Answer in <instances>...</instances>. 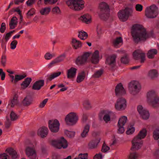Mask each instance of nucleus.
<instances>
[{
	"label": "nucleus",
	"mask_w": 159,
	"mask_h": 159,
	"mask_svg": "<svg viewBox=\"0 0 159 159\" xmlns=\"http://www.w3.org/2000/svg\"><path fill=\"white\" fill-rule=\"evenodd\" d=\"M133 40L138 44L145 41L147 39L152 36L147 33L146 29L141 25L134 24L133 25L131 31Z\"/></svg>",
	"instance_id": "1"
},
{
	"label": "nucleus",
	"mask_w": 159,
	"mask_h": 159,
	"mask_svg": "<svg viewBox=\"0 0 159 159\" xmlns=\"http://www.w3.org/2000/svg\"><path fill=\"white\" fill-rule=\"evenodd\" d=\"M147 130L145 129H143L141 130L138 135L135 137L132 140V146L130 149L132 151H136L140 149L142 145V141L139 142L142 139L145 138L147 135Z\"/></svg>",
	"instance_id": "2"
},
{
	"label": "nucleus",
	"mask_w": 159,
	"mask_h": 159,
	"mask_svg": "<svg viewBox=\"0 0 159 159\" xmlns=\"http://www.w3.org/2000/svg\"><path fill=\"white\" fill-rule=\"evenodd\" d=\"M67 5L75 11H80L84 7L83 0H69L66 2Z\"/></svg>",
	"instance_id": "3"
},
{
	"label": "nucleus",
	"mask_w": 159,
	"mask_h": 159,
	"mask_svg": "<svg viewBox=\"0 0 159 159\" xmlns=\"http://www.w3.org/2000/svg\"><path fill=\"white\" fill-rule=\"evenodd\" d=\"M147 98L148 102L154 107H159V97L155 92L151 90L148 93Z\"/></svg>",
	"instance_id": "4"
},
{
	"label": "nucleus",
	"mask_w": 159,
	"mask_h": 159,
	"mask_svg": "<svg viewBox=\"0 0 159 159\" xmlns=\"http://www.w3.org/2000/svg\"><path fill=\"white\" fill-rule=\"evenodd\" d=\"M99 17L101 19L106 20L109 17V6L105 2H102L100 4Z\"/></svg>",
	"instance_id": "5"
},
{
	"label": "nucleus",
	"mask_w": 159,
	"mask_h": 159,
	"mask_svg": "<svg viewBox=\"0 0 159 159\" xmlns=\"http://www.w3.org/2000/svg\"><path fill=\"white\" fill-rule=\"evenodd\" d=\"M158 13V8L155 4L147 7L145 10V15L149 18H155Z\"/></svg>",
	"instance_id": "6"
},
{
	"label": "nucleus",
	"mask_w": 159,
	"mask_h": 159,
	"mask_svg": "<svg viewBox=\"0 0 159 159\" xmlns=\"http://www.w3.org/2000/svg\"><path fill=\"white\" fill-rule=\"evenodd\" d=\"M133 11L132 9L127 7L124 10H120L118 13V17L121 21H125L129 16H132Z\"/></svg>",
	"instance_id": "7"
},
{
	"label": "nucleus",
	"mask_w": 159,
	"mask_h": 159,
	"mask_svg": "<svg viewBox=\"0 0 159 159\" xmlns=\"http://www.w3.org/2000/svg\"><path fill=\"white\" fill-rule=\"evenodd\" d=\"M78 119V117L76 113L71 112L66 116L65 120L67 125L72 126L76 124Z\"/></svg>",
	"instance_id": "8"
},
{
	"label": "nucleus",
	"mask_w": 159,
	"mask_h": 159,
	"mask_svg": "<svg viewBox=\"0 0 159 159\" xmlns=\"http://www.w3.org/2000/svg\"><path fill=\"white\" fill-rule=\"evenodd\" d=\"M51 143L53 146L58 149H61L62 148H66L68 146L67 142L63 137H61L58 140H52Z\"/></svg>",
	"instance_id": "9"
},
{
	"label": "nucleus",
	"mask_w": 159,
	"mask_h": 159,
	"mask_svg": "<svg viewBox=\"0 0 159 159\" xmlns=\"http://www.w3.org/2000/svg\"><path fill=\"white\" fill-rule=\"evenodd\" d=\"M48 127L51 131L53 133H57L59 129L60 124L57 119L49 120Z\"/></svg>",
	"instance_id": "10"
},
{
	"label": "nucleus",
	"mask_w": 159,
	"mask_h": 159,
	"mask_svg": "<svg viewBox=\"0 0 159 159\" xmlns=\"http://www.w3.org/2000/svg\"><path fill=\"white\" fill-rule=\"evenodd\" d=\"M91 53V52H85L81 56H79L75 61L76 64L78 65H84Z\"/></svg>",
	"instance_id": "11"
},
{
	"label": "nucleus",
	"mask_w": 159,
	"mask_h": 159,
	"mask_svg": "<svg viewBox=\"0 0 159 159\" xmlns=\"http://www.w3.org/2000/svg\"><path fill=\"white\" fill-rule=\"evenodd\" d=\"M126 101L122 97L118 98L115 104V108L118 111L123 110L126 107Z\"/></svg>",
	"instance_id": "12"
},
{
	"label": "nucleus",
	"mask_w": 159,
	"mask_h": 159,
	"mask_svg": "<svg viewBox=\"0 0 159 159\" xmlns=\"http://www.w3.org/2000/svg\"><path fill=\"white\" fill-rule=\"evenodd\" d=\"M133 58L135 60L140 59V62L141 63H144L145 60V54L140 50H135L133 53Z\"/></svg>",
	"instance_id": "13"
},
{
	"label": "nucleus",
	"mask_w": 159,
	"mask_h": 159,
	"mask_svg": "<svg viewBox=\"0 0 159 159\" xmlns=\"http://www.w3.org/2000/svg\"><path fill=\"white\" fill-rule=\"evenodd\" d=\"M116 55L113 54L107 57L106 59L105 64L109 66L111 69H113L116 66Z\"/></svg>",
	"instance_id": "14"
},
{
	"label": "nucleus",
	"mask_w": 159,
	"mask_h": 159,
	"mask_svg": "<svg viewBox=\"0 0 159 159\" xmlns=\"http://www.w3.org/2000/svg\"><path fill=\"white\" fill-rule=\"evenodd\" d=\"M127 120V117L123 116L120 117L118 121L117 126L119 129L118 130V133L122 134L125 131L123 126L125 125Z\"/></svg>",
	"instance_id": "15"
},
{
	"label": "nucleus",
	"mask_w": 159,
	"mask_h": 159,
	"mask_svg": "<svg viewBox=\"0 0 159 159\" xmlns=\"http://www.w3.org/2000/svg\"><path fill=\"white\" fill-rule=\"evenodd\" d=\"M25 152L26 155L30 159H35L36 157V151L34 147H27Z\"/></svg>",
	"instance_id": "16"
},
{
	"label": "nucleus",
	"mask_w": 159,
	"mask_h": 159,
	"mask_svg": "<svg viewBox=\"0 0 159 159\" xmlns=\"http://www.w3.org/2000/svg\"><path fill=\"white\" fill-rule=\"evenodd\" d=\"M116 95L117 97L122 96L125 95L126 91L121 83L118 84L116 86L115 90Z\"/></svg>",
	"instance_id": "17"
},
{
	"label": "nucleus",
	"mask_w": 159,
	"mask_h": 159,
	"mask_svg": "<svg viewBox=\"0 0 159 159\" xmlns=\"http://www.w3.org/2000/svg\"><path fill=\"white\" fill-rule=\"evenodd\" d=\"M48 128L45 126H43L40 128L38 130L37 134L42 138L46 137L48 134Z\"/></svg>",
	"instance_id": "18"
},
{
	"label": "nucleus",
	"mask_w": 159,
	"mask_h": 159,
	"mask_svg": "<svg viewBox=\"0 0 159 159\" xmlns=\"http://www.w3.org/2000/svg\"><path fill=\"white\" fill-rule=\"evenodd\" d=\"M44 80H37L33 84L32 86V89L33 90H39L44 84Z\"/></svg>",
	"instance_id": "19"
},
{
	"label": "nucleus",
	"mask_w": 159,
	"mask_h": 159,
	"mask_svg": "<svg viewBox=\"0 0 159 159\" xmlns=\"http://www.w3.org/2000/svg\"><path fill=\"white\" fill-rule=\"evenodd\" d=\"M99 52L98 50H96L93 54L91 57V61L93 64H97L99 61Z\"/></svg>",
	"instance_id": "20"
},
{
	"label": "nucleus",
	"mask_w": 159,
	"mask_h": 159,
	"mask_svg": "<svg viewBox=\"0 0 159 159\" xmlns=\"http://www.w3.org/2000/svg\"><path fill=\"white\" fill-rule=\"evenodd\" d=\"M33 98L30 95L26 96L23 99L22 102L23 105L25 107H28L33 103Z\"/></svg>",
	"instance_id": "21"
},
{
	"label": "nucleus",
	"mask_w": 159,
	"mask_h": 159,
	"mask_svg": "<svg viewBox=\"0 0 159 159\" xmlns=\"http://www.w3.org/2000/svg\"><path fill=\"white\" fill-rule=\"evenodd\" d=\"M77 69L73 67H71L68 70L67 77L68 79L74 78L76 75Z\"/></svg>",
	"instance_id": "22"
},
{
	"label": "nucleus",
	"mask_w": 159,
	"mask_h": 159,
	"mask_svg": "<svg viewBox=\"0 0 159 159\" xmlns=\"http://www.w3.org/2000/svg\"><path fill=\"white\" fill-rule=\"evenodd\" d=\"M100 140V139H95L91 141L88 144L89 148L94 149L96 148Z\"/></svg>",
	"instance_id": "23"
},
{
	"label": "nucleus",
	"mask_w": 159,
	"mask_h": 159,
	"mask_svg": "<svg viewBox=\"0 0 159 159\" xmlns=\"http://www.w3.org/2000/svg\"><path fill=\"white\" fill-rule=\"evenodd\" d=\"M80 19L83 22L88 24L91 22V16L89 14H86L81 16L80 17Z\"/></svg>",
	"instance_id": "24"
},
{
	"label": "nucleus",
	"mask_w": 159,
	"mask_h": 159,
	"mask_svg": "<svg viewBox=\"0 0 159 159\" xmlns=\"http://www.w3.org/2000/svg\"><path fill=\"white\" fill-rule=\"evenodd\" d=\"M18 19L16 16H13L11 18L9 25L10 30L14 29L17 26Z\"/></svg>",
	"instance_id": "25"
},
{
	"label": "nucleus",
	"mask_w": 159,
	"mask_h": 159,
	"mask_svg": "<svg viewBox=\"0 0 159 159\" xmlns=\"http://www.w3.org/2000/svg\"><path fill=\"white\" fill-rule=\"evenodd\" d=\"M157 51L156 49H151L148 51L147 53V57L149 59H152L154 58L155 56L157 54Z\"/></svg>",
	"instance_id": "26"
},
{
	"label": "nucleus",
	"mask_w": 159,
	"mask_h": 159,
	"mask_svg": "<svg viewBox=\"0 0 159 159\" xmlns=\"http://www.w3.org/2000/svg\"><path fill=\"white\" fill-rule=\"evenodd\" d=\"M158 75V71L156 69H152L148 71V76L152 80H153L157 78Z\"/></svg>",
	"instance_id": "27"
},
{
	"label": "nucleus",
	"mask_w": 159,
	"mask_h": 159,
	"mask_svg": "<svg viewBox=\"0 0 159 159\" xmlns=\"http://www.w3.org/2000/svg\"><path fill=\"white\" fill-rule=\"evenodd\" d=\"M61 72L58 71L57 72L52 73L50 75H48L47 76L48 78L46 79V81H51L55 78L58 77L61 74Z\"/></svg>",
	"instance_id": "28"
},
{
	"label": "nucleus",
	"mask_w": 159,
	"mask_h": 159,
	"mask_svg": "<svg viewBox=\"0 0 159 159\" xmlns=\"http://www.w3.org/2000/svg\"><path fill=\"white\" fill-rule=\"evenodd\" d=\"M32 81L31 78L27 77L24 80L21 84V86L23 89H25L30 85Z\"/></svg>",
	"instance_id": "29"
},
{
	"label": "nucleus",
	"mask_w": 159,
	"mask_h": 159,
	"mask_svg": "<svg viewBox=\"0 0 159 159\" xmlns=\"http://www.w3.org/2000/svg\"><path fill=\"white\" fill-rule=\"evenodd\" d=\"M72 45L74 48L76 49L81 48L82 46L81 42L75 39H73L72 41Z\"/></svg>",
	"instance_id": "30"
},
{
	"label": "nucleus",
	"mask_w": 159,
	"mask_h": 159,
	"mask_svg": "<svg viewBox=\"0 0 159 159\" xmlns=\"http://www.w3.org/2000/svg\"><path fill=\"white\" fill-rule=\"evenodd\" d=\"M6 151L10 155L12 156L13 159H15L17 157V152L12 148H7L6 150Z\"/></svg>",
	"instance_id": "31"
},
{
	"label": "nucleus",
	"mask_w": 159,
	"mask_h": 159,
	"mask_svg": "<svg viewBox=\"0 0 159 159\" xmlns=\"http://www.w3.org/2000/svg\"><path fill=\"white\" fill-rule=\"evenodd\" d=\"M141 89V87L140 84L137 82V84L134 85V88L130 92V93L133 95H135L139 92Z\"/></svg>",
	"instance_id": "32"
},
{
	"label": "nucleus",
	"mask_w": 159,
	"mask_h": 159,
	"mask_svg": "<svg viewBox=\"0 0 159 159\" xmlns=\"http://www.w3.org/2000/svg\"><path fill=\"white\" fill-rule=\"evenodd\" d=\"M85 76V72L84 71H82L78 75L76 79L77 82L78 83L81 82L84 79Z\"/></svg>",
	"instance_id": "33"
},
{
	"label": "nucleus",
	"mask_w": 159,
	"mask_h": 159,
	"mask_svg": "<svg viewBox=\"0 0 159 159\" xmlns=\"http://www.w3.org/2000/svg\"><path fill=\"white\" fill-rule=\"evenodd\" d=\"M90 125L89 124H87L84 127L82 132L81 133V135L82 138L86 137L88 135V133L89 131Z\"/></svg>",
	"instance_id": "34"
},
{
	"label": "nucleus",
	"mask_w": 159,
	"mask_h": 159,
	"mask_svg": "<svg viewBox=\"0 0 159 159\" xmlns=\"http://www.w3.org/2000/svg\"><path fill=\"white\" fill-rule=\"evenodd\" d=\"M129 56L127 54H125L120 59L121 63L125 64H128L129 62Z\"/></svg>",
	"instance_id": "35"
},
{
	"label": "nucleus",
	"mask_w": 159,
	"mask_h": 159,
	"mask_svg": "<svg viewBox=\"0 0 159 159\" xmlns=\"http://www.w3.org/2000/svg\"><path fill=\"white\" fill-rule=\"evenodd\" d=\"M26 77V75L24 74V75H16L14 78V84H16L19 81L21 80Z\"/></svg>",
	"instance_id": "36"
},
{
	"label": "nucleus",
	"mask_w": 159,
	"mask_h": 159,
	"mask_svg": "<svg viewBox=\"0 0 159 159\" xmlns=\"http://www.w3.org/2000/svg\"><path fill=\"white\" fill-rule=\"evenodd\" d=\"M78 37L82 40H85L88 37V35L86 32L83 31H80L79 32Z\"/></svg>",
	"instance_id": "37"
},
{
	"label": "nucleus",
	"mask_w": 159,
	"mask_h": 159,
	"mask_svg": "<svg viewBox=\"0 0 159 159\" xmlns=\"http://www.w3.org/2000/svg\"><path fill=\"white\" fill-rule=\"evenodd\" d=\"M50 11V8L49 7H45L42 9L40 11V12L42 15H47L48 14Z\"/></svg>",
	"instance_id": "38"
},
{
	"label": "nucleus",
	"mask_w": 159,
	"mask_h": 159,
	"mask_svg": "<svg viewBox=\"0 0 159 159\" xmlns=\"http://www.w3.org/2000/svg\"><path fill=\"white\" fill-rule=\"evenodd\" d=\"M10 116V119L12 121H15L17 120L19 117V116L16 114L13 111L11 112Z\"/></svg>",
	"instance_id": "39"
},
{
	"label": "nucleus",
	"mask_w": 159,
	"mask_h": 159,
	"mask_svg": "<svg viewBox=\"0 0 159 159\" xmlns=\"http://www.w3.org/2000/svg\"><path fill=\"white\" fill-rule=\"evenodd\" d=\"M123 42L122 39L121 37H117L116 39L113 41L114 46L116 47L120 43Z\"/></svg>",
	"instance_id": "40"
},
{
	"label": "nucleus",
	"mask_w": 159,
	"mask_h": 159,
	"mask_svg": "<svg viewBox=\"0 0 159 159\" xmlns=\"http://www.w3.org/2000/svg\"><path fill=\"white\" fill-rule=\"evenodd\" d=\"M18 96L17 94H15L14 97L13 99L11 101V107H13L14 106L17 105L18 102V101L17 100Z\"/></svg>",
	"instance_id": "41"
},
{
	"label": "nucleus",
	"mask_w": 159,
	"mask_h": 159,
	"mask_svg": "<svg viewBox=\"0 0 159 159\" xmlns=\"http://www.w3.org/2000/svg\"><path fill=\"white\" fill-rule=\"evenodd\" d=\"M142 115L140 114V116L144 120H146L148 119L149 117V114L148 111L147 110L142 113Z\"/></svg>",
	"instance_id": "42"
},
{
	"label": "nucleus",
	"mask_w": 159,
	"mask_h": 159,
	"mask_svg": "<svg viewBox=\"0 0 159 159\" xmlns=\"http://www.w3.org/2000/svg\"><path fill=\"white\" fill-rule=\"evenodd\" d=\"M11 120L8 117L6 116V120L5 122V127L7 129H9L11 125Z\"/></svg>",
	"instance_id": "43"
},
{
	"label": "nucleus",
	"mask_w": 159,
	"mask_h": 159,
	"mask_svg": "<svg viewBox=\"0 0 159 159\" xmlns=\"http://www.w3.org/2000/svg\"><path fill=\"white\" fill-rule=\"evenodd\" d=\"M65 134L67 137L71 138L74 137L75 134V132L69 131L67 130H66L65 131Z\"/></svg>",
	"instance_id": "44"
},
{
	"label": "nucleus",
	"mask_w": 159,
	"mask_h": 159,
	"mask_svg": "<svg viewBox=\"0 0 159 159\" xmlns=\"http://www.w3.org/2000/svg\"><path fill=\"white\" fill-rule=\"evenodd\" d=\"M153 137L155 140H157L159 139V128H156L153 132Z\"/></svg>",
	"instance_id": "45"
},
{
	"label": "nucleus",
	"mask_w": 159,
	"mask_h": 159,
	"mask_svg": "<svg viewBox=\"0 0 159 159\" xmlns=\"http://www.w3.org/2000/svg\"><path fill=\"white\" fill-rule=\"evenodd\" d=\"M153 137L155 140H157L159 139V128H156L153 132Z\"/></svg>",
	"instance_id": "46"
},
{
	"label": "nucleus",
	"mask_w": 159,
	"mask_h": 159,
	"mask_svg": "<svg viewBox=\"0 0 159 159\" xmlns=\"http://www.w3.org/2000/svg\"><path fill=\"white\" fill-rule=\"evenodd\" d=\"M65 57V54H63L56 58L55 59L58 63L64 60Z\"/></svg>",
	"instance_id": "47"
},
{
	"label": "nucleus",
	"mask_w": 159,
	"mask_h": 159,
	"mask_svg": "<svg viewBox=\"0 0 159 159\" xmlns=\"http://www.w3.org/2000/svg\"><path fill=\"white\" fill-rule=\"evenodd\" d=\"M103 73V70L101 69L98 70L93 75L94 78H98L100 77Z\"/></svg>",
	"instance_id": "48"
},
{
	"label": "nucleus",
	"mask_w": 159,
	"mask_h": 159,
	"mask_svg": "<svg viewBox=\"0 0 159 159\" xmlns=\"http://www.w3.org/2000/svg\"><path fill=\"white\" fill-rule=\"evenodd\" d=\"M138 156V154L136 152L130 153L128 159H137Z\"/></svg>",
	"instance_id": "49"
},
{
	"label": "nucleus",
	"mask_w": 159,
	"mask_h": 159,
	"mask_svg": "<svg viewBox=\"0 0 159 159\" xmlns=\"http://www.w3.org/2000/svg\"><path fill=\"white\" fill-rule=\"evenodd\" d=\"M137 82L136 81H133L130 82L129 84V89L130 91V92L133 89L134 87V85H135L136 84H137Z\"/></svg>",
	"instance_id": "50"
},
{
	"label": "nucleus",
	"mask_w": 159,
	"mask_h": 159,
	"mask_svg": "<svg viewBox=\"0 0 159 159\" xmlns=\"http://www.w3.org/2000/svg\"><path fill=\"white\" fill-rule=\"evenodd\" d=\"M147 110L141 105H139L137 107V111L140 115V114L142 115V113L144 112V111H145Z\"/></svg>",
	"instance_id": "51"
},
{
	"label": "nucleus",
	"mask_w": 159,
	"mask_h": 159,
	"mask_svg": "<svg viewBox=\"0 0 159 159\" xmlns=\"http://www.w3.org/2000/svg\"><path fill=\"white\" fill-rule=\"evenodd\" d=\"M76 158H78V159H88V154L87 153H80L78 157Z\"/></svg>",
	"instance_id": "52"
},
{
	"label": "nucleus",
	"mask_w": 159,
	"mask_h": 159,
	"mask_svg": "<svg viewBox=\"0 0 159 159\" xmlns=\"http://www.w3.org/2000/svg\"><path fill=\"white\" fill-rule=\"evenodd\" d=\"M110 148L107 146L105 142L104 143L102 148L101 151L103 152H106L110 150Z\"/></svg>",
	"instance_id": "53"
},
{
	"label": "nucleus",
	"mask_w": 159,
	"mask_h": 159,
	"mask_svg": "<svg viewBox=\"0 0 159 159\" xmlns=\"http://www.w3.org/2000/svg\"><path fill=\"white\" fill-rule=\"evenodd\" d=\"M35 13V10L34 9L32 8L29 10L27 13L26 15L27 16V18H29L30 16H32Z\"/></svg>",
	"instance_id": "54"
},
{
	"label": "nucleus",
	"mask_w": 159,
	"mask_h": 159,
	"mask_svg": "<svg viewBox=\"0 0 159 159\" xmlns=\"http://www.w3.org/2000/svg\"><path fill=\"white\" fill-rule=\"evenodd\" d=\"M135 130V128L134 127L128 128L126 131V133L127 134H132L134 132Z\"/></svg>",
	"instance_id": "55"
},
{
	"label": "nucleus",
	"mask_w": 159,
	"mask_h": 159,
	"mask_svg": "<svg viewBox=\"0 0 159 159\" xmlns=\"http://www.w3.org/2000/svg\"><path fill=\"white\" fill-rule=\"evenodd\" d=\"M52 11L54 13L59 14L60 13V10L58 7H56L53 8L52 9Z\"/></svg>",
	"instance_id": "56"
},
{
	"label": "nucleus",
	"mask_w": 159,
	"mask_h": 159,
	"mask_svg": "<svg viewBox=\"0 0 159 159\" xmlns=\"http://www.w3.org/2000/svg\"><path fill=\"white\" fill-rule=\"evenodd\" d=\"M17 44V41L16 40H14L11 43V48L12 49H14L16 48Z\"/></svg>",
	"instance_id": "57"
},
{
	"label": "nucleus",
	"mask_w": 159,
	"mask_h": 159,
	"mask_svg": "<svg viewBox=\"0 0 159 159\" xmlns=\"http://www.w3.org/2000/svg\"><path fill=\"white\" fill-rule=\"evenodd\" d=\"M103 120L105 121L106 123H107L110 121L111 120L110 116L108 114H106L103 117Z\"/></svg>",
	"instance_id": "58"
},
{
	"label": "nucleus",
	"mask_w": 159,
	"mask_h": 159,
	"mask_svg": "<svg viewBox=\"0 0 159 159\" xmlns=\"http://www.w3.org/2000/svg\"><path fill=\"white\" fill-rule=\"evenodd\" d=\"M6 29V25L5 23H2L0 28V32L2 33H3L5 32Z\"/></svg>",
	"instance_id": "59"
},
{
	"label": "nucleus",
	"mask_w": 159,
	"mask_h": 159,
	"mask_svg": "<svg viewBox=\"0 0 159 159\" xmlns=\"http://www.w3.org/2000/svg\"><path fill=\"white\" fill-rule=\"evenodd\" d=\"M48 100V98L45 99L39 105V107L40 108H43L46 105Z\"/></svg>",
	"instance_id": "60"
},
{
	"label": "nucleus",
	"mask_w": 159,
	"mask_h": 159,
	"mask_svg": "<svg viewBox=\"0 0 159 159\" xmlns=\"http://www.w3.org/2000/svg\"><path fill=\"white\" fill-rule=\"evenodd\" d=\"M6 57L5 56H2L1 58V63L2 65L4 67L6 65Z\"/></svg>",
	"instance_id": "61"
},
{
	"label": "nucleus",
	"mask_w": 159,
	"mask_h": 159,
	"mask_svg": "<svg viewBox=\"0 0 159 159\" xmlns=\"http://www.w3.org/2000/svg\"><path fill=\"white\" fill-rule=\"evenodd\" d=\"M0 76H1V80H4L6 76L5 72L3 71L2 69H0Z\"/></svg>",
	"instance_id": "62"
},
{
	"label": "nucleus",
	"mask_w": 159,
	"mask_h": 159,
	"mask_svg": "<svg viewBox=\"0 0 159 159\" xmlns=\"http://www.w3.org/2000/svg\"><path fill=\"white\" fill-rule=\"evenodd\" d=\"M84 105L87 109H89L91 108L90 103L88 100H86L84 102Z\"/></svg>",
	"instance_id": "63"
},
{
	"label": "nucleus",
	"mask_w": 159,
	"mask_h": 159,
	"mask_svg": "<svg viewBox=\"0 0 159 159\" xmlns=\"http://www.w3.org/2000/svg\"><path fill=\"white\" fill-rule=\"evenodd\" d=\"M57 62L55 59L52 60L48 65V68H50L52 66H55L57 64Z\"/></svg>",
	"instance_id": "64"
}]
</instances>
